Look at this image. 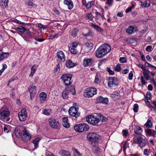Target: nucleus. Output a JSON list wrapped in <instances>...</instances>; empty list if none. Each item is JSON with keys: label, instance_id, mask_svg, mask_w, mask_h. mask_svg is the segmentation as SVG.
Masks as SVG:
<instances>
[{"label": "nucleus", "instance_id": "nucleus-1", "mask_svg": "<svg viewBox=\"0 0 156 156\" xmlns=\"http://www.w3.org/2000/svg\"><path fill=\"white\" fill-rule=\"evenodd\" d=\"M110 46L104 44L101 45L96 51V56L98 58H102L106 55L111 51Z\"/></svg>", "mask_w": 156, "mask_h": 156}, {"label": "nucleus", "instance_id": "nucleus-2", "mask_svg": "<svg viewBox=\"0 0 156 156\" xmlns=\"http://www.w3.org/2000/svg\"><path fill=\"white\" fill-rule=\"evenodd\" d=\"M74 128L76 132L80 133L87 131L89 129V127L87 124L83 123L75 125Z\"/></svg>", "mask_w": 156, "mask_h": 156}, {"label": "nucleus", "instance_id": "nucleus-3", "mask_svg": "<svg viewBox=\"0 0 156 156\" xmlns=\"http://www.w3.org/2000/svg\"><path fill=\"white\" fill-rule=\"evenodd\" d=\"M87 138L89 141L92 143H97L100 140L101 137L98 134L90 133L87 134Z\"/></svg>", "mask_w": 156, "mask_h": 156}, {"label": "nucleus", "instance_id": "nucleus-4", "mask_svg": "<svg viewBox=\"0 0 156 156\" xmlns=\"http://www.w3.org/2000/svg\"><path fill=\"white\" fill-rule=\"evenodd\" d=\"M97 91V89L95 88H87L84 90V96L88 98L91 97L96 94Z\"/></svg>", "mask_w": 156, "mask_h": 156}, {"label": "nucleus", "instance_id": "nucleus-5", "mask_svg": "<svg viewBox=\"0 0 156 156\" xmlns=\"http://www.w3.org/2000/svg\"><path fill=\"white\" fill-rule=\"evenodd\" d=\"M87 122L92 125L97 126L98 125L100 119L93 115H89L87 117Z\"/></svg>", "mask_w": 156, "mask_h": 156}, {"label": "nucleus", "instance_id": "nucleus-6", "mask_svg": "<svg viewBox=\"0 0 156 156\" xmlns=\"http://www.w3.org/2000/svg\"><path fill=\"white\" fill-rule=\"evenodd\" d=\"M72 75L69 74L63 75L61 77L65 85L68 86L70 85L72 82L71 80Z\"/></svg>", "mask_w": 156, "mask_h": 156}, {"label": "nucleus", "instance_id": "nucleus-7", "mask_svg": "<svg viewBox=\"0 0 156 156\" xmlns=\"http://www.w3.org/2000/svg\"><path fill=\"white\" fill-rule=\"evenodd\" d=\"M10 112L8 109L5 107H4L0 109V119L3 120L5 117L9 116Z\"/></svg>", "mask_w": 156, "mask_h": 156}, {"label": "nucleus", "instance_id": "nucleus-8", "mask_svg": "<svg viewBox=\"0 0 156 156\" xmlns=\"http://www.w3.org/2000/svg\"><path fill=\"white\" fill-rule=\"evenodd\" d=\"M69 113L70 116L74 117L76 119L80 115V113L78 111L77 109L74 107H72L69 108Z\"/></svg>", "mask_w": 156, "mask_h": 156}, {"label": "nucleus", "instance_id": "nucleus-9", "mask_svg": "<svg viewBox=\"0 0 156 156\" xmlns=\"http://www.w3.org/2000/svg\"><path fill=\"white\" fill-rule=\"evenodd\" d=\"M16 135L17 136H20L23 137L24 139H26V140H29L31 139V135H30L29 133L25 129H24L23 130L22 132H18L16 133Z\"/></svg>", "mask_w": 156, "mask_h": 156}, {"label": "nucleus", "instance_id": "nucleus-10", "mask_svg": "<svg viewBox=\"0 0 156 156\" xmlns=\"http://www.w3.org/2000/svg\"><path fill=\"white\" fill-rule=\"evenodd\" d=\"M108 80V85L109 87H112L117 86L118 85L119 83L117 78L110 77Z\"/></svg>", "mask_w": 156, "mask_h": 156}, {"label": "nucleus", "instance_id": "nucleus-11", "mask_svg": "<svg viewBox=\"0 0 156 156\" xmlns=\"http://www.w3.org/2000/svg\"><path fill=\"white\" fill-rule=\"evenodd\" d=\"M147 142V140L145 139H143L141 136L136 138V142L134 141V143L139 144V146L141 148L145 147Z\"/></svg>", "mask_w": 156, "mask_h": 156}, {"label": "nucleus", "instance_id": "nucleus-12", "mask_svg": "<svg viewBox=\"0 0 156 156\" xmlns=\"http://www.w3.org/2000/svg\"><path fill=\"white\" fill-rule=\"evenodd\" d=\"M20 120L21 121L25 120L27 117V113L26 109H22L18 114Z\"/></svg>", "mask_w": 156, "mask_h": 156}, {"label": "nucleus", "instance_id": "nucleus-13", "mask_svg": "<svg viewBox=\"0 0 156 156\" xmlns=\"http://www.w3.org/2000/svg\"><path fill=\"white\" fill-rule=\"evenodd\" d=\"M49 125L52 128L56 129L59 128V124L54 119H50L49 120Z\"/></svg>", "mask_w": 156, "mask_h": 156}, {"label": "nucleus", "instance_id": "nucleus-14", "mask_svg": "<svg viewBox=\"0 0 156 156\" xmlns=\"http://www.w3.org/2000/svg\"><path fill=\"white\" fill-rule=\"evenodd\" d=\"M30 92V99H32L34 98L36 94V89L35 86L31 87L29 89Z\"/></svg>", "mask_w": 156, "mask_h": 156}, {"label": "nucleus", "instance_id": "nucleus-15", "mask_svg": "<svg viewBox=\"0 0 156 156\" xmlns=\"http://www.w3.org/2000/svg\"><path fill=\"white\" fill-rule=\"evenodd\" d=\"M94 60L92 58L84 59L83 61V65L84 67L90 66L93 64Z\"/></svg>", "mask_w": 156, "mask_h": 156}, {"label": "nucleus", "instance_id": "nucleus-16", "mask_svg": "<svg viewBox=\"0 0 156 156\" xmlns=\"http://www.w3.org/2000/svg\"><path fill=\"white\" fill-rule=\"evenodd\" d=\"M59 60L62 62L65 60V56L63 52L62 51H58L56 54Z\"/></svg>", "mask_w": 156, "mask_h": 156}, {"label": "nucleus", "instance_id": "nucleus-17", "mask_svg": "<svg viewBox=\"0 0 156 156\" xmlns=\"http://www.w3.org/2000/svg\"><path fill=\"white\" fill-rule=\"evenodd\" d=\"M77 65V64L75 63H73V62L70 60H68L66 61V66L69 68H73L76 66Z\"/></svg>", "mask_w": 156, "mask_h": 156}, {"label": "nucleus", "instance_id": "nucleus-18", "mask_svg": "<svg viewBox=\"0 0 156 156\" xmlns=\"http://www.w3.org/2000/svg\"><path fill=\"white\" fill-rule=\"evenodd\" d=\"M9 55V53L3 52L2 50H0V61H3L4 59L7 58Z\"/></svg>", "mask_w": 156, "mask_h": 156}, {"label": "nucleus", "instance_id": "nucleus-19", "mask_svg": "<svg viewBox=\"0 0 156 156\" xmlns=\"http://www.w3.org/2000/svg\"><path fill=\"white\" fill-rule=\"evenodd\" d=\"M146 133L149 136H152L154 137L156 133V131L151 129H147L145 130Z\"/></svg>", "mask_w": 156, "mask_h": 156}, {"label": "nucleus", "instance_id": "nucleus-20", "mask_svg": "<svg viewBox=\"0 0 156 156\" xmlns=\"http://www.w3.org/2000/svg\"><path fill=\"white\" fill-rule=\"evenodd\" d=\"M136 31V28L132 26L129 27L126 30V32L129 34H132Z\"/></svg>", "mask_w": 156, "mask_h": 156}, {"label": "nucleus", "instance_id": "nucleus-21", "mask_svg": "<svg viewBox=\"0 0 156 156\" xmlns=\"http://www.w3.org/2000/svg\"><path fill=\"white\" fill-rule=\"evenodd\" d=\"M64 3L68 6L69 9H72L73 7V4L71 0H65Z\"/></svg>", "mask_w": 156, "mask_h": 156}, {"label": "nucleus", "instance_id": "nucleus-22", "mask_svg": "<svg viewBox=\"0 0 156 156\" xmlns=\"http://www.w3.org/2000/svg\"><path fill=\"white\" fill-rule=\"evenodd\" d=\"M102 78L100 74L97 73L95 77L94 82L95 83H101Z\"/></svg>", "mask_w": 156, "mask_h": 156}, {"label": "nucleus", "instance_id": "nucleus-23", "mask_svg": "<svg viewBox=\"0 0 156 156\" xmlns=\"http://www.w3.org/2000/svg\"><path fill=\"white\" fill-rule=\"evenodd\" d=\"M59 154L62 156H71L69 152L63 150H60Z\"/></svg>", "mask_w": 156, "mask_h": 156}, {"label": "nucleus", "instance_id": "nucleus-24", "mask_svg": "<svg viewBox=\"0 0 156 156\" xmlns=\"http://www.w3.org/2000/svg\"><path fill=\"white\" fill-rule=\"evenodd\" d=\"M38 66L36 65H34L31 68V73L30 76L32 77L34 74L35 73L37 68Z\"/></svg>", "mask_w": 156, "mask_h": 156}, {"label": "nucleus", "instance_id": "nucleus-25", "mask_svg": "<svg viewBox=\"0 0 156 156\" xmlns=\"http://www.w3.org/2000/svg\"><path fill=\"white\" fill-rule=\"evenodd\" d=\"M149 100H145V102L147 105L151 109V110L153 111L154 112L155 111L156 108L150 104L149 101H148Z\"/></svg>", "mask_w": 156, "mask_h": 156}, {"label": "nucleus", "instance_id": "nucleus-26", "mask_svg": "<svg viewBox=\"0 0 156 156\" xmlns=\"http://www.w3.org/2000/svg\"><path fill=\"white\" fill-rule=\"evenodd\" d=\"M79 30L77 28L73 29L71 31L70 34L73 37L76 36L77 34L78 33Z\"/></svg>", "mask_w": 156, "mask_h": 156}, {"label": "nucleus", "instance_id": "nucleus-27", "mask_svg": "<svg viewBox=\"0 0 156 156\" xmlns=\"http://www.w3.org/2000/svg\"><path fill=\"white\" fill-rule=\"evenodd\" d=\"M142 129L139 126H136L134 129V133L137 135L141 134L142 132Z\"/></svg>", "mask_w": 156, "mask_h": 156}, {"label": "nucleus", "instance_id": "nucleus-28", "mask_svg": "<svg viewBox=\"0 0 156 156\" xmlns=\"http://www.w3.org/2000/svg\"><path fill=\"white\" fill-rule=\"evenodd\" d=\"M47 95L44 92L41 93L40 94V100L41 102L45 101L46 99Z\"/></svg>", "mask_w": 156, "mask_h": 156}, {"label": "nucleus", "instance_id": "nucleus-29", "mask_svg": "<svg viewBox=\"0 0 156 156\" xmlns=\"http://www.w3.org/2000/svg\"><path fill=\"white\" fill-rule=\"evenodd\" d=\"M69 91L67 90L63 91L62 94V98L64 99H67L69 97Z\"/></svg>", "mask_w": 156, "mask_h": 156}, {"label": "nucleus", "instance_id": "nucleus-30", "mask_svg": "<svg viewBox=\"0 0 156 156\" xmlns=\"http://www.w3.org/2000/svg\"><path fill=\"white\" fill-rule=\"evenodd\" d=\"M51 110L50 109H44L42 110V113L46 115H49L51 113Z\"/></svg>", "mask_w": 156, "mask_h": 156}, {"label": "nucleus", "instance_id": "nucleus-31", "mask_svg": "<svg viewBox=\"0 0 156 156\" xmlns=\"http://www.w3.org/2000/svg\"><path fill=\"white\" fill-rule=\"evenodd\" d=\"M40 140V138H37L36 139L34 140L33 141V143L34 145V149H35L37 148L38 147V144L39 141Z\"/></svg>", "mask_w": 156, "mask_h": 156}, {"label": "nucleus", "instance_id": "nucleus-32", "mask_svg": "<svg viewBox=\"0 0 156 156\" xmlns=\"http://www.w3.org/2000/svg\"><path fill=\"white\" fill-rule=\"evenodd\" d=\"M91 26L98 32H101L102 31V28L99 26L93 24H92Z\"/></svg>", "mask_w": 156, "mask_h": 156}, {"label": "nucleus", "instance_id": "nucleus-33", "mask_svg": "<svg viewBox=\"0 0 156 156\" xmlns=\"http://www.w3.org/2000/svg\"><path fill=\"white\" fill-rule=\"evenodd\" d=\"M26 4L27 5L32 7H35L36 5L33 3V2L30 0H26Z\"/></svg>", "mask_w": 156, "mask_h": 156}, {"label": "nucleus", "instance_id": "nucleus-34", "mask_svg": "<svg viewBox=\"0 0 156 156\" xmlns=\"http://www.w3.org/2000/svg\"><path fill=\"white\" fill-rule=\"evenodd\" d=\"M15 29L18 31L22 33L26 31V29L25 28L22 26H20L19 27H16Z\"/></svg>", "mask_w": 156, "mask_h": 156}, {"label": "nucleus", "instance_id": "nucleus-35", "mask_svg": "<svg viewBox=\"0 0 156 156\" xmlns=\"http://www.w3.org/2000/svg\"><path fill=\"white\" fill-rule=\"evenodd\" d=\"M68 91L69 93H71L73 95H74L76 94L75 88L74 86H71Z\"/></svg>", "mask_w": 156, "mask_h": 156}, {"label": "nucleus", "instance_id": "nucleus-36", "mask_svg": "<svg viewBox=\"0 0 156 156\" xmlns=\"http://www.w3.org/2000/svg\"><path fill=\"white\" fill-rule=\"evenodd\" d=\"M100 150V148L96 146H93L92 148V152L95 154H97Z\"/></svg>", "mask_w": 156, "mask_h": 156}, {"label": "nucleus", "instance_id": "nucleus-37", "mask_svg": "<svg viewBox=\"0 0 156 156\" xmlns=\"http://www.w3.org/2000/svg\"><path fill=\"white\" fill-rule=\"evenodd\" d=\"M145 125L147 128H151L153 125L151 120L149 119L145 124Z\"/></svg>", "mask_w": 156, "mask_h": 156}, {"label": "nucleus", "instance_id": "nucleus-38", "mask_svg": "<svg viewBox=\"0 0 156 156\" xmlns=\"http://www.w3.org/2000/svg\"><path fill=\"white\" fill-rule=\"evenodd\" d=\"M111 97L115 100L119 98V95L117 92H115L111 94Z\"/></svg>", "mask_w": 156, "mask_h": 156}, {"label": "nucleus", "instance_id": "nucleus-39", "mask_svg": "<svg viewBox=\"0 0 156 156\" xmlns=\"http://www.w3.org/2000/svg\"><path fill=\"white\" fill-rule=\"evenodd\" d=\"M8 2L9 0H2L1 2H0V5L6 7L8 6Z\"/></svg>", "mask_w": 156, "mask_h": 156}, {"label": "nucleus", "instance_id": "nucleus-40", "mask_svg": "<svg viewBox=\"0 0 156 156\" xmlns=\"http://www.w3.org/2000/svg\"><path fill=\"white\" fill-rule=\"evenodd\" d=\"M94 2L93 1H91L86 4L85 5L86 8L87 9H90L92 7V6L94 4Z\"/></svg>", "mask_w": 156, "mask_h": 156}, {"label": "nucleus", "instance_id": "nucleus-41", "mask_svg": "<svg viewBox=\"0 0 156 156\" xmlns=\"http://www.w3.org/2000/svg\"><path fill=\"white\" fill-rule=\"evenodd\" d=\"M85 45L87 48L91 50L93 48V44L91 42L87 43L85 44Z\"/></svg>", "mask_w": 156, "mask_h": 156}, {"label": "nucleus", "instance_id": "nucleus-42", "mask_svg": "<svg viewBox=\"0 0 156 156\" xmlns=\"http://www.w3.org/2000/svg\"><path fill=\"white\" fill-rule=\"evenodd\" d=\"M69 49L72 54H75L77 53V52L76 50L72 47H69Z\"/></svg>", "mask_w": 156, "mask_h": 156}, {"label": "nucleus", "instance_id": "nucleus-43", "mask_svg": "<svg viewBox=\"0 0 156 156\" xmlns=\"http://www.w3.org/2000/svg\"><path fill=\"white\" fill-rule=\"evenodd\" d=\"M26 36L27 38H31L32 37L31 32L29 30L26 31Z\"/></svg>", "mask_w": 156, "mask_h": 156}, {"label": "nucleus", "instance_id": "nucleus-44", "mask_svg": "<svg viewBox=\"0 0 156 156\" xmlns=\"http://www.w3.org/2000/svg\"><path fill=\"white\" fill-rule=\"evenodd\" d=\"M99 118L102 122H106L108 120V119L106 117H104L103 115H100Z\"/></svg>", "mask_w": 156, "mask_h": 156}, {"label": "nucleus", "instance_id": "nucleus-45", "mask_svg": "<svg viewBox=\"0 0 156 156\" xmlns=\"http://www.w3.org/2000/svg\"><path fill=\"white\" fill-rule=\"evenodd\" d=\"M108 99L107 98H103V99L101 101V103H102L105 104L106 105L108 104Z\"/></svg>", "mask_w": 156, "mask_h": 156}, {"label": "nucleus", "instance_id": "nucleus-46", "mask_svg": "<svg viewBox=\"0 0 156 156\" xmlns=\"http://www.w3.org/2000/svg\"><path fill=\"white\" fill-rule=\"evenodd\" d=\"M107 71L110 75H113L114 74V72L109 67H107Z\"/></svg>", "mask_w": 156, "mask_h": 156}, {"label": "nucleus", "instance_id": "nucleus-47", "mask_svg": "<svg viewBox=\"0 0 156 156\" xmlns=\"http://www.w3.org/2000/svg\"><path fill=\"white\" fill-rule=\"evenodd\" d=\"M134 7V5L133 4H132V6L128 8L126 10V13H128L130 12H131L132 10V8H133Z\"/></svg>", "mask_w": 156, "mask_h": 156}, {"label": "nucleus", "instance_id": "nucleus-48", "mask_svg": "<svg viewBox=\"0 0 156 156\" xmlns=\"http://www.w3.org/2000/svg\"><path fill=\"white\" fill-rule=\"evenodd\" d=\"M74 154L75 156H81L80 154L76 149L74 150Z\"/></svg>", "mask_w": 156, "mask_h": 156}, {"label": "nucleus", "instance_id": "nucleus-49", "mask_svg": "<svg viewBox=\"0 0 156 156\" xmlns=\"http://www.w3.org/2000/svg\"><path fill=\"white\" fill-rule=\"evenodd\" d=\"M143 73L146 79L147 80H149V78L148 76L149 75L148 73H146L145 72H143Z\"/></svg>", "mask_w": 156, "mask_h": 156}, {"label": "nucleus", "instance_id": "nucleus-50", "mask_svg": "<svg viewBox=\"0 0 156 156\" xmlns=\"http://www.w3.org/2000/svg\"><path fill=\"white\" fill-rule=\"evenodd\" d=\"M123 135L125 137H127L129 135L128 131L127 130L124 129L122 130Z\"/></svg>", "mask_w": 156, "mask_h": 156}, {"label": "nucleus", "instance_id": "nucleus-51", "mask_svg": "<svg viewBox=\"0 0 156 156\" xmlns=\"http://www.w3.org/2000/svg\"><path fill=\"white\" fill-rule=\"evenodd\" d=\"M150 5V1L149 0H147L145 2L144 7H148Z\"/></svg>", "mask_w": 156, "mask_h": 156}, {"label": "nucleus", "instance_id": "nucleus-52", "mask_svg": "<svg viewBox=\"0 0 156 156\" xmlns=\"http://www.w3.org/2000/svg\"><path fill=\"white\" fill-rule=\"evenodd\" d=\"M138 108V105L136 104L134 105L133 110L135 112H138L137 109Z\"/></svg>", "mask_w": 156, "mask_h": 156}, {"label": "nucleus", "instance_id": "nucleus-53", "mask_svg": "<svg viewBox=\"0 0 156 156\" xmlns=\"http://www.w3.org/2000/svg\"><path fill=\"white\" fill-rule=\"evenodd\" d=\"M103 98L101 96H99L97 98V101L98 103H101V100L103 99Z\"/></svg>", "mask_w": 156, "mask_h": 156}, {"label": "nucleus", "instance_id": "nucleus-54", "mask_svg": "<svg viewBox=\"0 0 156 156\" xmlns=\"http://www.w3.org/2000/svg\"><path fill=\"white\" fill-rule=\"evenodd\" d=\"M119 61L121 63H124L126 62V59L125 57H121L119 58Z\"/></svg>", "mask_w": 156, "mask_h": 156}, {"label": "nucleus", "instance_id": "nucleus-55", "mask_svg": "<svg viewBox=\"0 0 156 156\" xmlns=\"http://www.w3.org/2000/svg\"><path fill=\"white\" fill-rule=\"evenodd\" d=\"M38 27L40 28H42L43 29H46L47 28L46 26L43 25L40 23L38 24Z\"/></svg>", "mask_w": 156, "mask_h": 156}, {"label": "nucleus", "instance_id": "nucleus-56", "mask_svg": "<svg viewBox=\"0 0 156 156\" xmlns=\"http://www.w3.org/2000/svg\"><path fill=\"white\" fill-rule=\"evenodd\" d=\"M115 69L117 71L119 72L121 70V68L120 64H118L116 66Z\"/></svg>", "mask_w": 156, "mask_h": 156}, {"label": "nucleus", "instance_id": "nucleus-57", "mask_svg": "<svg viewBox=\"0 0 156 156\" xmlns=\"http://www.w3.org/2000/svg\"><path fill=\"white\" fill-rule=\"evenodd\" d=\"M151 94L150 93L147 92L146 93V98L147 100H150L151 98Z\"/></svg>", "mask_w": 156, "mask_h": 156}, {"label": "nucleus", "instance_id": "nucleus-58", "mask_svg": "<svg viewBox=\"0 0 156 156\" xmlns=\"http://www.w3.org/2000/svg\"><path fill=\"white\" fill-rule=\"evenodd\" d=\"M152 47L151 45H148L146 48V50L148 52H150L151 51Z\"/></svg>", "mask_w": 156, "mask_h": 156}, {"label": "nucleus", "instance_id": "nucleus-59", "mask_svg": "<svg viewBox=\"0 0 156 156\" xmlns=\"http://www.w3.org/2000/svg\"><path fill=\"white\" fill-rule=\"evenodd\" d=\"M133 76V73L132 71H131L129 73L128 79L129 80H132Z\"/></svg>", "mask_w": 156, "mask_h": 156}, {"label": "nucleus", "instance_id": "nucleus-60", "mask_svg": "<svg viewBox=\"0 0 156 156\" xmlns=\"http://www.w3.org/2000/svg\"><path fill=\"white\" fill-rule=\"evenodd\" d=\"M62 125L64 127L66 128H68L70 126L69 123H68V122L63 123Z\"/></svg>", "mask_w": 156, "mask_h": 156}, {"label": "nucleus", "instance_id": "nucleus-61", "mask_svg": "<svg viewBox=\"0 0 156 156\" xmlns=\"http://www.w3.org/2000/svg\"><path fill=\"white\" fill-rule=\"evenodd\" d=\"M87 17L89 19L91 20H92L93 18V15H92L90 13L88 14L87 15Z\"/></svg>", "mask_w": 156, "mask_h": 156}, {"label": "nucleus", "instance_id": "nucleus-62", "mask_svg": "<svg viewBox=\"0 0 156 156\" xmlns=\"http://www.w3.org/2000/svg\"><path fill=\"white\" fill-rule=\"evenodd\" d=\"M140 79L141 82L142 83V84H143V85H145L146 83L145 81V80L144 79V77L142 76L141 77Z\"/></svg>", "mask_w": 156, "mask_h": 156}, {"label": "nucleus", "instance_id": "nucleus-63", "mask_svg": "<svg viewBox=\"0 0 156 156\" xmlns=\"http://www.w3.org/2000/svg\"><path fill=\"white\" fill-rule=\"evenodd\" d=\"M78 44L75 42H73L70 46V47H72L73 48H75L77 47L78 45Z\"/></svg>", "mask_w": 156, "mask_h": 156}, {"label": "nucleus", "instance_id": "nucleus-64", "mask_svg": "<svg viewBox=\"0 0 156 156\" xmlns=\"http://www.w3.org/2000/svg\"><path fill=\"white\" fill-rule=\"evenodd\" d=\"M68 122V119L67 117H63L62 119V124L63 123H64V122Z\"/></svg>", "mask_w": 156, "mask_h": 156}]
</instances>
